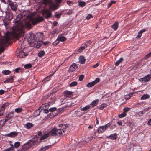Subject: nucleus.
<instances>
[{"label":"nucleus","mask_w":151,"mask_h":151,"mask_svg":"<svg viewBox=\"0 0 151 151\" xmlns=\"http://www.w3.org/2000/svg\"><path fill=\"white\" fill-rule=\"evenodd\" d=\"M110 124L109 123L106 124L105 125L103 126H104L105 129H106L110 126Z\"/></svg>","instance_id":"5fc2aeb1"},{"label":"nucleus","mask_w":151,"mask_h":151,"mask_svg":"<svg viewBox=\"0 0 151 151\" xmlns=\"http://www.w3.org/2000/svg\"><path fill=\"white\" fill-rule=\"evenodd\" d=\"M2 73L4 75H7L10 74L11 72L9 70H5L2 71Z\"/></svg>","instance_id":"58836bf2"},{"label":"nucleus","mask_w":151,"mask_h":151,"mask_svg":"<svg viewBox=\"0 0 151 151\" xmlns=\"http://www.w3.org/2000/svg\"><path fill=\"white\" fill-rule=\"evenodd\" d=\"M5 91L2 89L0 90V95H2L4 93Z\"/></svg>","instance_id":"774afa93"},{"label":"nucleus","mask_w":151,"mask_h":151,"mask_svg":"<svg viewBox=\"0 0 151 151\" xmlns=\"http://www.w3.org/2000/svg\"><path fill=\"white\" fill-rule=\"evenodd\" d=\"M78 3V5L80 7H83L86 4V3L84 1H79Z\"/></svg>","instance_id":"473e14b6"},{"label":"nucleus","mask_w":151,"mask_h":151,"mask_svg":"<svg viewBox=\"0 0 151 151\" xmlns=\"http://www.w3.org/2000/svg\"><path fill=\"white\" fill-rule=\"evenodd\" d=\"M79 62L81 64H84L86 61V59L83 56H81L79 58Z\"/></svg>","instance_id":"b1692460"},{"label":"nucleus","mask_w":151,"mask_h":151,"mask_svg":"<svg viewBox=\"0 0 151 151\" xmlns=\"http://www.w3.org/2000/svg\"><path fill=\"white\" fill-rule=\"evenodd\" d=\"M14 76H12L11 77L8 78L6 80L4 81L5 83H7L9 82L11 83L13 80V77Z\"/></svg>","instance_id":"393cba45"},{"label":"nucleus","mask_w":151,"mask_h":151,"mask_svg":"<svg viewBox=\"0 0 151 151\" xmlns=\"http://www.w3.org/2000/svg\"><path fill=\"white\" fill-rule=\"evenodd\" d=\"M57 110V108L56 107H54L52 108H50L49 110V111L51 112H53Z\"/></svg>","instance_id":"a18cd8bd"},{"label":"nucleus","mask_w":151,"mask_h":151,"mask_svg":"<svg viewBox=\"0 0 151 151\" xmlns=\"http://www.w3.org/2000/svg\"><path fill=\"white\" fill-rule=\"evenodd\" d=\"M49 107V104L47 103L42 104V105L40 106V108H43L44 109L46 108V109H47Z\"/></svg>","instance_id":"7c9ffc66"},{"label":"nucleus","mask_w":151,"mask_h":151,"mask_svg":"<svg viewBox=\"0 0 151 151\" xmlns=\"http://www.w3.org/2000/svg\"><path fill=\"white\" fill-rule=\"evenodd\" d=\"M150 97V96L147 94H144L141 97V100L146 99Z\"/></svg>","instance_id":"cd10ccee"},{"label":"nucleus","mask_w":151,"mask_h":151,"mask_svg":"<svg viewBox=\"0 0 151 151\" xmlns=\"http://www.w3.org/2000/svg\"><path fill=\"white\" fill-rule=\"evenodd\" d=\"M42 13L44 17L47 19L51 17L52 15L50 10L48 9L43 10L42 11Z\"/></svg>","instance_id":"39448f33"},{"label":"nucleus","mask_w":151,"mask_h":151,"mask_svg":"<svg viewBox=\"0 0 151 151\" xmlns=\"http://www.w3.org/2000/svg\"><path fill=\"white\" fill-rule=\"evenodd\" d=\"M131 109L129 107H125L123 109V111L125 113L130 110Z\"/></svg>","instance_id":"de8ad7c7"},{"label":"nucleus","mask_w":151,"mask_h":151,"mask_svg":"<svg viewBox=\"0 0 151 151\" xmlns=\"http://www.w3.org/2000/svg\"><path fill=\"white\" fill-rule=\"evenodd\" d=\"M22 111V108H16L15 109V112L17 113H19Z\"/></svg>","instance_id":"e433bc0d"},{"label":"nucleus","mask_w":151,"mask_h":151,"mask_svg":"<svg viewBox=\"0 0 151 151\" xmlns=\"http://www.w3.org/2000/svg\"><path fill=\"white\" fill-rule=\"evenodd\" d=\"M99 101L98 99L94 100L90 104V105L92 106V107H93L97 105Z\"/></svg>","instance_id":"412c9836"},{"label":"nucleus","mask_w":151,"mask_h":151,"mask_svg":"<svg viewBox=\"0 0 151 151\" xmlns=\"http://www.w3.org/2000/svg\"><path fill=\"white\" fill-rule=\"evenodd\" d=\"M3 123H2L3 126L5 124V123L8 121V120L7 119H3Z\"/></svg>","instance_id":"052dcab7"},{"label":"nucleus","mask_w":151,"mask_h":151,"mask_svg":"<svg viewBox=\"0 0 151 151\" xmlns=\"http://www.w3.org/2000/svg\"><path fill=\"white\" fill-rule=\"evenodd\" d=\"M44 20V18L42 17H40L36 18L35 19H33L32 20V24L34 25L36 24L37 23H39Z\"/></svg>","instance_id":"1a4fd4ad"},{"label":"nucleus","mask_w":151,"mask_h":151,"mask_svg":"<svg viewBox=\"0 0 151 151\" xmlns=\"http://www.w3.org/2000/svg\"><path fill=\"white\" fill-rule=\"evenodd\" d=\"M146 31V29H142L140 30L138 33V35L137 37V38H140L142 35V34L144 32H145Z\"/></svg>","instance_id":"5701e85b"},{"label":"nucleus","mask_w":151,"mask_h":151,"mask_svg":"<svg viewBox=\"0 0 151 151\" xmlns=\"http://www.w3.org/2000/svg\"><path fill=\"white\" fill-rule=\"evenodd\" d=\"M32 67V65L30 63H28L27 64H25L24 65V68L26 69L30 68Z\"/></svg>","instance_id":"ea45409f"},{"label":"nucleus","mask_w":151,"mask_h":151,"mask_svg":"<svg viewBox=\"0 0 151 151\" xmlns=\"http://www.w3.org/2000/svg\"><path fill=\"white\" fill-rule=\"evenodd\" d=\"M62 132L61 131V129H55V127L54 128L52 129L47 133L45 134V135L42 136L41 137V138L40 139L39 142H38V141H37V143L36 144V145H37V144H38L39 142H40L42 140L46 139L48 136H59L62 134ZM35 138L37 139L38 140L37 138H35Z\"/></svg>","instance_id":"f03ea898"},{"label":"nucleus","mask_w":151,"mask_h":151,"mask_svg":"<svg viewBox=\"0 0 151 151\" xmlns=\"http://www.w3.org/2000/svg\"><path fill=\"white\" fill-rule=\"evenodd\" d=\"M84 78V76L83 75H81L79 76V80L82 81Z\"/></svg>","instance_id":"603ef678"},{"label":"nucleus","mask_w":151,"mask_h":151,"mask_svg":"<svg viewBox=\"0 0 151 151\" xmlns=\"http://www.w3.org/2000/svg\"><path fill=\"white\" fill-rule=\"evenodd\" d=\"M40 109H39V108L38 109L36 110L34 113V114L35 116H38L40 114Z\"/></svg>","instance_id":"4c0bfd02"},{"label":"nucleus","mask_w":151,"mask_h":151,"mask_svg":"<svg viewBox=\"0 0 151 151\" xmlns=\"http://www.w3.org/2000/svg\"><path fill=\"white\" fill-rule=\"evenodd\" d=\"M39 109H40V114H43V113H44V109H43V108H40V106L39 107Z\"/></svg>","instance_id":"13d9d810"},{"label":"nucleus","mask_w":151,"mask_h":151,"mask_svg":"<svg viewBox=\"0 0 151 151\" xmlns=\"http://www.w3.org/2000/svg\"><path fill=\"white\" fill-rule=\"evenodd\" d=\"M151 77L149 75H147L143 78H141L140 79V81L142 82H146L149 81L150 78Z\"/></svg>","instance_id":"4468645a"},{"label":"nucleus","mask_w":151,"mask_h":151,"mask_svg":"<svg viewBox=\"0 0 151 151\" xmlns=\"http://www.w3.org/2000/svg\"><path fill=\"white\" fill-rule=\"evenodd\" d=\"M48 4L49 5V9L51 10H55L57 9V6L53 3L52 1L51 3H49Z\"/></svg>","instance_id":"2eb2a0df"},{"label":"nucleus","mask_w":151,"mask_h":151,"mask_svg":"<svg viewBox=\"0 0 151 151\" xmlns=\"http://www.w3.org/2000/svg\"><path fill=\"white\" fill-rule=\"evenodd\" d=\"M93 16L91 14H89L86 17V19L87 20H89Z\"/></svg>","instance_id":"864d4df0"},{"label":"nucleus","mask_w":151,"mask_h":151,"mask_svg":"<svg viewBox=\"0 0 151 151\" xmlns=\"http://www.w3.org/2000/svg\"><path fill=\"white\" fill-rule=\"evenodd\" d=\"M126 114L125 112H124L121 114H119V117L120 118L123 117H125L126 116Z\"/></svg>","instance_id":"c03bdc74"},{"label":"nucleus","mask_w":151,"mask_h":151,"mask_svg":"<svg viewBox=\"0 0 151 151\" xmlns=\"http://www.w3.org/2000/svg\"><path fill=\"white\" fill-rule=\"evenodd\" d=\"M45 54V52L43 50H42L40 51L38 54V56L40 58L43 57Z\"/></svg>","instance_id":"c85d7f7f"},{"label":"nucleus","mask_w":151,"mask_h":151,"mask_svg":"<svg viewBox=\"0 0 151 151\" xmlns=\"http://www.w3.org/2000/svg\"><path fill=\"white\" fill-rule=\"evenodd\" d=\"M107 105L106 104L103 103L101 105L100 107V109L101 110H103L104 108L106 107Z\"/></svg>","instance_id":"79ce46f5"},{"label":"nucleus","mask_w":151,"mask_h":151,"mask_svg":"<svg viewBox=\"0 0 151 151\" xmlns=\"http://www.w3.org/2000/svg\"><path fill=\"white\" fill-rule=\"evenodd\" d=\"M52 1V0H42V3L45 5H46L49 3H51Z\"/></svg>","instance_id":"2f4dec72"},{"label":"nucleus","mask_w":151,"mask_h":151,"mask_svg":"<svg viewBox=\"0 0 151 151\" xmlns=\"http://www.w3.org/2000/svg\"><path fill=\"white\" fill-rule=\"evenodd\" d=\"M18 134V133L17 132L13 131L11 132L9 134H6V136L8 137L12 138L17 136Z\"/></svg>","instance_id":"9b49d317"},{"label":"nucleus","mask_w":151,"mask_h":151,"mask_svg":"<svg viewBox=\"0 0 151 151\" xmlns=\"http://www.w3.org/2000/svg\"><path fill=\"white\" fill-rule=\"evenodd\" d=\"M33 127V124L31 123H28L25 125L24 127L25 128L29 129Z\"/></svg>","instance_id":"a878e982"},{"label":"nucleus","mask_w":151,"mask_h":151,"mask_svg":"<svg viewBox=\"0 0 151 151\" xmlns=\"http://www.w3.org/2000/svg\"><path fill=\"white\" fill-rule=\"evenodd\" d=\"M151 57V52H150V53L147 54V55H146L145 57V58L146 59H147L148 58H149L150 57Z\"/></svg>","instance_id":"3c124183"},{"label":"nucleus","mask_w":151,"mask_h":151,"mask_svg":"<svg viewBox=\"0 0 151 151\" xmlns=\"http://www.w3.org/2000/svg\"><path fill=\"white\" fill-rule=\"evenodd\" d=\"M44 111V113L45 114H47L48 113L49 111V110L47 109H46V108L44 109L43 108Z\"/></svg>","instance_id":"bf43d9fd"},{"label":"nucleus","mask_w":151,"mask_h":151,"mask_svg":"<svg viewBox=\"0 0 151 151\" xmlns=\"http://www.w3.org/2000/svg\"><path fill=\"white\" fill-rule=\"evenodd\" d=\"M28 55L27 54L25 53L23 50H21L19 52L18 55L20 58H23Z\"/></svg>","instance_id":"f3484780"},{"label":"nucleus","mask_w":151,"mask_h":151,"mask_svg":"<svg viewBox=\"0 0 151 151\" xmlns=\"http://www.w3.org/2000/svg\"><path fill=\"white\" fill-rule=\"evenodd\" d=\"M8 14L9 16V19H11L13 18V15L12 13H9Z\"/></svg>","instance_id":"8fccbe9b"},{"label":"nucleus","mask_w":151,"mask_h":151,"mask_svg":"<svg viewBox=\"0 0 151 151\" xmlns=\"http://www.w3.org/2000/svg\"><path fill=\"white\" fill-rule=\"evenodd\" d=\"M91 41H89L86 42L84 45L78 49V52H81L83 51L86 47L89 46L91 44Z\"/></svg>","instance_id":"0eeeda50"},{"label":"nucleus","mask_w":151,"mask_h":151,"mask_svg":"<svg viewBox=\"0 0 151 151\" xmlns=\"http://www.w3.org/2000/svg\"><path fill=\"white\" fill-rule=\"evenodd\" d=\"M67 4L69 6H72L73 3V1H67Z\"/></svg>","instance_id":"6e6d98bb"},{"label":"nucleus","mask_w":151,"mask_h":151,"mask_svg":"<svg viewBox=\"0 0 151 151\" xmlns=\"http://www.w3.org/2000/svg\"><path fill=\"white\" fill-rule=\"evenodd\" d=\"M20 145V143L19 142H16L14 144V147L16 148H18Z\"/></svg>","instance_id":"37998d69"},{"label":"nucleus","mask_w":151,"mask_h":151,"mask_svg":"<svg viewBox=\"0 0 151 151\" xmlns=\"http://www.w3.org/2000/svg\"><path fill=\"white\" fill-rule=\"evenodd\" d=\"M37 141V139L35 138L29 140L22 146L21 151H26L32 146L36 145Z\"/></svg>","instance_id":"7ed1b4c3"},{"label":"nucleus","mask_w":151,"mask_h":151,"mask_svg":"<svg viewBox=\"0 0 151 151\" xmlns=\"http://www.w3.org/2000/svg\"><path fill=\"white\" fill-rule=\"evenodd\" d=\"M14 116V112H11L6 114V118L8 120L11 119Z\"/></svg>","instance_id":"dca6fc26"},{"label":"nucleus","mask_w":151,"mask_h":151,"mask_svg":"<svg viewBox=\"0 0 151 151\" xmlns=\"http://www.w3.org/2000/svg\"><path fill=\"white\" fill-rule=\"evenodd\" d=\"M9 148L10 151H14V147L12 145H11V146Z\"/></svg>","instance_id":"4d7b16f0"},{"label":"nucleus","mask_w":151,"mask_h":151,"mask_svg":"<svg viewBox=\"0 0 151 151\" xmlns=\"http://www.w3.org/2000/svg\"><path fill=\"white\" fill-rule=\"evenodd\" d=\"M74 114L76 116L78 117H80L82 115L81 112L78 111H76L74 113Z\"/></svg>","instance_id":"72a5a7b5"},{"label":"nucleus","mask_w":151,"mask_h":151,"mask_svg":"<svg viewBox=\"0 0 151 151\" xmlns=\"http://www.w3.org/2000/svg\"><path fill=\"white\" fill-rule=\"evenodd\" d=\"M51 146H45L44 147H42L38 151H45L46 150L48 149L49 147H51Z\"/></svg>","instance_id":"bb28decb"},{"label":"nucleus","mask_w":151,"mask_h":151,"mask_svg":"<svg viewBox=\"0 0 151 151\" xmlns=\"http://www.w3.org/2000/svg\"><path fill=\"white\" fill-rule=\"evenodd\" d=\"M59 127L60 128V129H57L55 128L56 129H61V131L62 132V134L59 136H61L62 134L63 133L65 132L66 130H65V129L67 128L68 127V125H67L66 124H60L59 125Z\"/></svg>","instance_id":"6e6552de"},{"label":"nucleus","mask_w":151,"mask_h":151,"mask_svg":"<svg viewBox=\"0 0 151 151\" xmlns=\"http://www.w3.org/2000/svg\"><path fill=\"white\" fill-rule=\"evenodd\" d=\"M117 134L116 133L113 134H111L109 137H107V138L109 137L110 139L112 140H115L117 138Z\"/></svg>","instance_id":"a211bd4d"},{"label":"nucleus","mask_w":151,"mask_h":151,"mask_svg":"<svg viewBox=\"0 0 151 151\" xmlns=\"http://www.w3.org/2000/svg\"><path fill=\"white\" fill-rule=\"evenodd\" d=\"M123 61V59L122 58H120L119 60H117L115 63V65L118 66L120 63Z\"/></svg>","instance_id":"c756f323"},{"label":"nucleus","mask_w":151,"mask_h":151,"mask_svg":"<svg viewBox=\"0 0 151 151\" xmlns=\"http://www.w3.org/2000/svg\"><path fill=\"white\" fill-rule=\"evenodd\" d=\"M106 129L103 126L99 127L98 129V132L100 134L104 132Z\"/></svg>","instance_id":"4be33fe9"},{"label":"nucleus","mask_w":151,"mask_h":151,"mask_svg":"<svg viewBox=\"0 0 151 151\" xmlns=\"http://www.w3.org/2000/svg\"><path fill=\"white\" fill-rule=\"evenodd\" d=\"M58 40L61 42H64L66 40V38L64 36H62L60 35H59L58 36Z\"/></svg>","instance_id":"aec40b11"},{"label":"nucleus","mask_w":151,"mask_h":151,"mask_svg":"<svg viewBox=\"0 0 151 151\" xmlns=\"http://www.w3.org/2000/svg\"><path fill=\"white\" fill-rule=\"evenodd\" d=\"M6 107L4 105V104H3L2 106H1V110L4 111L5 110V108Z\"/></svg>","instance_id":"69168bd1"},{"label":"nucleus","mask_w":151,"mask_h":151,"mask_svg":"<svg viewBox=\"0 0 151 151\" xmlns=\"http://www.w3.org/2000/svg\"><path fill=\"white\" fill-rule=\"evenodd\" d=\"M119 27V23L118 22H115L111 26V27L114 30H117Z\"/></svg>","instance_id":"6ab92c4d"},{"label":"nucleus","mask_w":151,"mask_h":151,"mask_svg":"<svg viewBox=\"0 0 151 151\" xmlns=\"http://www.w3.org/2000/svg\"><path fill=\"white\" fill-rule=\"evenodd\" d=\"M78 84L77 82L76 81H73L69 85L70 87H74L76 86Z\"/></svg>","instance_id":"c9c22d12"},{"label":"nucleus","mask_w":151,"mask_h":151,"mask_svg":"<svg viewBox=\"0 0 151 151\" xmlns=\"http://www.w3.org/2000/svg\"><path fill=\"white\" fill-rule=\"evenodd\" d=\"M30 36L29 39L32 42H34L36 41V37L34 34L30 33Z\"/></svg>","instance_id":"ddd939ff"},{"label":"nucleus","mask_w":151,"mask_h":151,"mask_svg":"<svg viewBox=\"0 0 151 151\" xmlns=\"http://www.w3.org/2000/svg\"><path fill=\"white\" fill-rule=\"evenodd\" d=\"M64 96L66 97V98H69L71 97L72 96V92L68 91H66L63 93Z\"/></svg>","instance_id":"f8f14e48"},{"label":"nucleus","mask_w":151,"mask_h":151,"mask_svg":"<svg viewBox=\"0 0 151 151\" xmlns=\"http://www.w3.org/2000/svg\"><path fill=\"white\" fill-rule=\"evenodd\" d=\"M100 81V79L99 78H96L94 81L91 82H89L87 85V87L88 88L91 87L94 85L99 83Z\"/></svg>","instance_id":"423d86ee"},{"label":"nucleus","mask_w":151,"mask_h":151,"mask_svg":"<svg viewBox=\"0 0 151 151\" xmlns=\"http://www.w3.org/2000/svg\"><path fill=\"white\" fill-rule=\"evenodd\" d=\"M21 70L20 68H17L15 69V71L16 72L18 73L19 72V71Z\"/></svg>","instance_id":"e2e57ef3"},{"label":"nucleus","mask_w":151,"mask_h":151,"mask_svg":"<svg viewBox=\"0 0 151 151\" xmlns=\"http://www.w3.org/2000/svg\"><path fill=\"white\" fill-rule=\"evenodd\" d=\"M55 115L56 114L54 115L52 113H50L48 115L47 117L51 118L54 117Z\"/></svg>","instance_id":"09e8293b"},{"label":"nucleus","mask_w":151,"mask_h":151,"mask_svg":"<svg viewBox=\"0 0 151 151\" xmlns=\"http://www.w3.org/2000/svg\"><path fill=\"white\" fill-rule=\"evenodd\" d=\"M41 44L39 43H37L36 45V47L37 48H39L40 47H41Z\"/></svg>","instance_id":"338daca9"},{"label":"nucleus","mask_w":151,"mask_h":151,"mask_svg":"<svg viewBox=\"0 0 151 151\" xmlns=\"http://www.w3.org/2000/svg\"><path fill=\"white\" fill-rule=\"evenodd\" d=\"M90 108V106L89 105H87L85 107H83L81 109V111H86Z\"/></svg>","instance_id":"f704fd0d"},{"label":"nucleus","mask_w":151,"mask_h":151,"mask_svg":"<svg viewBox=\"0 0 151 151\" xmlns=\"http://www.w3.org/2000/svg\"><path fill=\"white\" fill-rule=\"evenodd\" d=\"M49 43V42L48 41H45L44 42H43L42 43L45 46L47 45Z\"/></svg>","instance_id":"680f3d73"},{"label":"nucleus","mask_w":151,"mask_h":151,"mask_svg":"<svg viewBox=\"0 0 151 151\" xmlns=\"http://www.w3.org/2000/svg\"><path fill=\"white\" fill-rule=\"evenodd\" d=\"M6 1V3L10 6L12 10L14 11H16L17 10L18 5L16 2H12L11 0H7Z\"/></svg>","instance_id":"20e7f679"},{"label":"nucleus","mask_w":151,"mask_h":151,"mask_svg":"<svg viewBox=\"0 0 151 151\" xmlns=\"http://www.w3.org/2000/svg\"><path fill=\"white\" fill-rule=\"evenodd\" d=\"M32 16L28 11H23L16 16L13 21L14 23L17 24L16 26L12 27V31L11 33L8 31L5 34L4 39L2 40L3 43H7L12 37L18 39L20 35L24 34V27L30 29L31 27V20Z\"/></svg>","instance_id":"f257e3e1"},{"label":"nucleus","mask_w":151,"mask_h":151,"mask_svg":"<svg viewBox=\"0 0 151 151\" xmlns=\"http://www.w3.org/2000/svg\"><path fill=\"white\" fill-rule=\"evenodd\" d=\"M99 65V63H97L96 64L94 65L92 67L94 68H96L98 67Z\"/></svg>","instance_id":"0e129e2a"},{"label":"nucleus","mask_w":151,"mask_h":151,"mask_svg":"<svg viewBox=\"0 0 151 151\" xmlns=\"http://www.w3.org/2000/svg\"><path fill=\"white\" fill-rule=\"evenodd\" d=\"M78 67V66L75 63H73L70 66L69 69L68 71L70 72H73Z\"/></svg>","instance_id":"9d476101"},{"label":"nucleus","mask_w":151,"mask_h":151,"mask_svg":"<svg viewBox=\"0 0 151 151\" xmlns=\"http://www.w3.org/2000/svg\"><path fill=\"white\" fill-rule=\"evenodd\" d=\"M60 41L58 40V38L57 37V38L56 40L54 42L53 45L56 46L59 43Z\"/></svg>","instance_id":"49530a36"},{"label":"nucleus","mask_w":151,"mask_h":151,"mask_svg":"<svg viewBox=\"0 0 151 151\" xmlns=\"http://www.w3.org/2000/svg\"><path fill=\"white\" fill-rule=\"evenodd\" d=\"M55 17L57 18H60V16L61 15V14L57 12H55Z\"/></svg>","instance_id":"a19ab883"}]
</instances>
